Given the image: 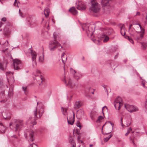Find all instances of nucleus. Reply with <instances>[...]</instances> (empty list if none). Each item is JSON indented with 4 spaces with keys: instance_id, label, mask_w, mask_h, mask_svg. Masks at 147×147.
Here are the masks:
<instances>
[{
    "instance_id": "nucleus-48",
    "label": "nucleus",
    "mask_w": 147,
    "mask_h": 147,
    "mask_svg": "<svg viewBox=\"0 0 147 147\" xmlns=\"http://www.w3.org/2000/svg\"><path fill=\"white\" fill-rule=\"evenodd\" d=\"M1 20L3 22H5L6 20V18H3L1 19Z\"/></svg>"
},
{
    "instance_id": "nucleus-42",
    "label": "nucleus",
    "mask_w": 147,
    "mask_h": 147,
    "mask_svg": "<svg viewBox=\"0 0 147 147\" xmlns=\"http://www.w3.org/2000/svg\"><path fill=\"white\" fill-rule=\"evenodd\" d=\"M76 125L77 127L80 128V129H81L80 127H81V125L79 121H77Z\"/></svg>"
},
{
    "instance_id": "nucleus-13",
    "label": "nucleus",
    "mask_w": 147,
    "mask_h": 147,
    "mask_svg": "<svg viewBox=\"0 0 147 147\" xmlns=\"http://www.w3.org/2000/svg\"><path fill=\"white\" fill-rule=\"evenodd\" d=\"M14 69L15 70H18L20 69L21 65V61L18 59H15L13 61Z\"/></svg>"
},
{
    "instance_id": "nucleus-5",
    "label": "nucleus",
    "mask_w": 147,
    "mask_h": 147,
    "mask_svg": "<svg viewBox=\"0 0 147 147\" xmlns=\"http://www.w3.org/2000/svg\"><path fill=\"white\" fill-rule=\"evenodd\" d=\"M91 4V6L90 7V9L94 13H97L99 12L100 9V5L95 0H92Z\"/></svg>"
},
{
    "instance_id": "nucleus-26",
    "label": "nucleus",
    "mask_w": 147,
    "mask_h": 147,
    "mask_svg": "<svg viewBox=\"0 0 147 147\" xmlns=\"http://www.w3.org/2000/svg\"><path fill=\"white\" fill-rule=\"evenodd\" d=\"M74 117L70 118L69 119L67 118V122L69 124H70L71 125H73L74 121Z\"/></svg>"
},
{
    "instance_id": "nucleus-39",
    "label": "nucleus",
    "mask_w": 147,
    "mask_h": 147,
    "mask_svg": "<svg viewBox=\"0 0 147 147\" xmlns=\"http://www.w3.org/2000/svg\"><path fill=\"white\" fill-rule=\"evenodd\" d=\"M112 136L111 135H110L108 137H107L106 138H105L104 139V141L105 142H107L109 139Z\"/></svg>"
},
{
    "instance_id": "nucleus-3",
    "label": "nucleus",
    "mask_w": 147,
    "mask_h": 147,
    "mask_svg": "<svg viewBox=\"0 0 147 147\" xmlns=\"http://www.w3.org/2000/svg\"><path fill=\"white\" fill-rule=\"evenodd\" d=\"M136 24L139 25L141 30L140 32H136L133 37L135 40H136L140 41L144 37V35L145 34V30L142 28L140 24Z\"/></svg>"
},
{
    "instance_id": "nucleus-41",
    "label": "nucleus",
    "mask_w": 147,
    "mask_h": 147,
    "mask_svg": "<svg viewBox=\"0 0 147 147\" xmlns=\"http://www.w3.org/2000/svg\"><path fill=\"white\" fill-rule=\"evenodd\" d=\"M9 74H10L11 75H13V73H11L10 71H8L6 73V75L7 78H8L9 76Z\"/></svg>"
},
{
    "instance_id": "nucleus-43",
    "label": "nucleus",
    "mask_w": 147,
    "mask_h": 147,
    "mask_svg": "<svg viewBox=\"0 0 147 147\" xmlns=\"http://www.w3.org/2000/svg\"><path fill=\"white\" fill-rule=\"evenodd\" d=\"M19 13L20 14V16L22 17H24V16L23 14L21 12L20 10V9H19Z\"/></svg>"
},
{
    "instance_id": "nucleus-4",
    "label": "nucleus",
    "mask_w": 147,
    "mask_h": 147,
    "mask_svg": "<svg viewBox=\"0 0 147 147\" xmlns=\"http://www.w3.org/2000/svg\"><path fill=\"white\" fill-rule=\"evenodd\" d=\"M49 47L51 51H54L56 48H57L58 50L60 52H62L64 50V47L57 42L51 41L49 43Z\"/></svg>"
},
{
    "instance_id": "nucleus-19",
    "label": "nucleus",
    "mask_w": 147,
    "mask_h": 147,
    "mask_svg": "<svg viewBox=\"0 0 147 147\" xmlns=\"http://www.w3.org/2000/svg\"><path fill=\"white\" fill-rule=\"evenodd\" d=\"M71 74L75 79L77 80L79 79L82 76V74L79 72L74 74Z\"/></svg>"
},
{
    "instance_id": "nucleus-8",
    "label": "nucleus",
    "mask_w": 147,
    "mask_h": 147,
    "mask_svg": "<svg viewBox=\"0 0 147 147\" xmlns=\"http://www.w3.org/2000/svg\"><path fill=\"white\" fill-rule=\"evenodd\" d=\"M82 28L83 30H86V32L88 36H92L94 31L93 29H91L88 26V24H83L82 25Z\"/></svg>"
},
{
    "instance_id": "nucleus-51",
    "label": "nucleus",
    "mask_w": 147,
    "mask_h": 147,
    "mask_svg": "<svg viewBox=\"0 0 147 147\" xmlns=\"http://www.w3.org/2000/svg\"><path fill=\"white\" fill-rule=\"evenodd\" d=\"M106 108L107 109V108L106 106H105L104 107H103L102 108V113H103V110L104 109Z\"/></svg>"
},
{
    "instance_id": "nucleus-47",
    "label": "nucleus",
    "mask_w": 147,
    "mask_h": 147,
    "mask_svg": "<svg viewBox=\"0 0 147 147\" xmlns=\"http://www.w3.org/2000/svg\"><path fill=\"white\" fill-rule=\"evenodd\" d=\"M131 123L130 122H127V123L126 124L127 126V127H129L130 125H131Z\"/></svg>"
},
{
    "instance_id": "nucleus-63",
    "label": "nucleus",
    "mask_w": 147,
    "mask_h": 147,
    "mask_svg": "<svg viewBox=\"0 0 147 147\" xmlns=\"http://www.w3.org/2000/svg\"><path fill=\"white\" fill-rule=\"evenodd\" d=\"M117 66H115V67H113L112 66V65H111V66H112V67H113V68H115V67H117Z\"/></svg>"
},
{
    "instance_id": "nucleus-56",
    "label": "nucleus",
    "mask_w": 147,
    "mask_h": 147,
    "mask_svg": "<svg viewBox=\"0 0 147 147\" xmlns=\"http://www.w3.org/2000/svg\"><path fill=\"white\" fill-rule=\"evenodd\" d=\"M123 123V118H121V122H120V123Z\"/></svg>"
},
{
    "instance_id": "nucleus-60",
    "label": "nucleus",
    "mask_w": 147,
    "mask_h": 147,
    "mask_svg": "<svg viewBox=\"0 0 147 147\" xmlns=\"http://www.w3.org/2000/svg\"><path fill=\"white\" fill-rule=\"evenodd\" d=\"M93 146V145L92 144H90V147H92Z\"/></svg>"
},
{
    "instance_id": "nucleus-59",
    "label": "nucleus",
    "mask_w": 147,
    "mask_h": 147,
    "mask_svg": "<svg viewBox=\"0 0 147 147\" xmlns=\"http://www.w3.org/2000/svg\"><path fill=\"white\" fill-rule=\"evenodd\" d=\"M52 21H53V23H54H54H55V21H54V20L53 19H52Z\"/></svg>"
},
{
    "instance_id": "nucleus-34",
    "label": "nucleus",
    "mask_w": 147,
    "mask_h": 147,
    "mask_svg": "<svg viewBox=\"0 0 147 147\" xmlns=\"http://www.w3.org/2000/svg\"><path fill=\"white\" fill-rule=\"evenodd\" d=\"M84 114V111L82 110L79 111L77 113V115L80 117H82Z\"/></svg>"
},
{
    "instance_id": "nucleus-62",
    "label": "nucleus",
    "mask_w": 147,
    "mask_h": 147,
    "mask_svg": "<svg viewBox=\"0 0 147 147\" xmlns=\"http://www.w3.org/2000/svg\"><path fill=\"white\" fill-rule=\"evenodd\" d=\"M110 123H111V125H112V126H113V124L111 123L110 122Z\"/></svg>"
},
{
    "instance_id": "nucleus-17",
    "label": "nucleus",
    "mask_w": 147,
    "mask_h": 147,
    "mask_svg": "<svg viewBox=\"0 0 147 147\" xmlns=\"http://www.w3.org/2000/svg\"><path fill=\"white\" fill-rule=\"evenodd\" d=\"M9 45L8 42L7 41H6L5 43L2 44V52L3 53H5L6 52L8 49Z\"/></svg>"
},
{
    "instance_id": "nucleus-61",
    "label": "nucleus",
    "mask_w": 147,
    "mask_h": 147,
    "mask_svg": "<svg viewBox=\"0 0 147 147\" xmlns=\"http://www.w3.org/2000/svg\"><path fill=\"white\" fill-rule=\"evenodd\" d=\"M132 142L134 144H135V143H134V140H132Z\"/></svg>"
},
{
    "instance_id": "nucleus-53",
    "label": "nucleus",
    "mask_w": 147,
    "mask_h": 147,
    "mask_svg": "<svg viewBox=\"0 0 147 147\" xmlns=\"http://www.w3.org/2000/svg\"><path fill=\"white\" fill-rule=\"evenodd\" d=\"M130 133L128 132L127 131V133L125 134V135L126 136H127L128 134L129 133Z\"/></svg>"
},
{
    "instance_id": "nucleus-2",
    "label": "nucleus",
    "mask_w": 147,
    "mask_h": 147,
    "mask_svg": "<svg viewBox=\"0 0 147 147\" xmlns=\"http://www.w3.org/2000/svg\"><path fill=\"white\" fill-rule=\"evenodd\" d=\"M101 33L100 37L101 38H105L103 40L104 42H106L109 39L108 35H110L113 32V30L111 28H102L101 29Z\"/></svg>"
},
{
    "instance_id": "nucleus-38",
    "label": "nucleus",
    "mask_w": 147,
    "mask_h": 147,
    "mask_svg": "<svg viewBox=\"0 0 147 147\" xmlns=\"http://www.w3.org/2000/svg\"><path fill=\"white\" fill-rule=\"evenodd\" d=\"M70 71L71 74H74L77 73V71L72 68H70Z\"/></svg>"
},
{
    "instance_id": "nucleus-24",
    "label": "nucleus",
    "mask_w": 147,
    "mask_h": 147,
    "mask_svg": "<svg viewBox=\"0 0 147 147\" xmlns=\"http://www.w3.org/2000/svg\"><path fill=\"white\" fill-rule=\"evenodd\" d=\"M6 129V127L3 124L0 122V131L2 133H4Z\"/></svg>"
},
{
    "instance_id": "nucleus-57",
    "label": "nucleus",
    "mask_w": 147,
    "mask_h": 147,
    "mask_svg": "<svg viewBox=\"0 0 147 147\" xmlns=\"http://www.w3.org/2000/svg\"><path fill=\"white\" fill-rule=\"evenodd\" d=\"M3 24L1 22H0V27H1Z\"/></svg>"
},
{
    "instance_id": "nucleus-30",
    "label": "nucleus",
    "mask_w": 147,
    "mask_h": 147,
    "mask_svg": "<svg viewBox=\"0 0 147 147\" xmlns=\"http://www.w3.org/2000/svg\"><path fill=\"white\" fill-rule=\"evenodd\" d=\"M81 104L79 101L76 102L74 105V107L76 109H78L81 107Z\"/></svg>"
},
{
    "instance_id": "nucleus-32",
    "label": "nucleus",
    "mask_w": 147,
    "mask_h": 147,
    "mask_svg": "<svg viewBox=\"0 0 147 147\" xmlns=\"http://www.w3.org/2000/svg\"><path fill=\"white\" fill-rule=\"evenodd\" d=\"M22 90L24 92V93L26 95L28 94V92L27 90V87L26 86H22Z\"/></svg>"
},
{
    "instance_id": "nucleus-29",
    "label": "nucleus",
    "mask_w": 147,
    "mask_h": 147,
    "mask_svg": "<svg viewBox=\"0 0 147 147\" xmlns=\"http://www.w3.org/2000/svg\"><path fill=\"white\" fill-rule=\"evenodd\" d=\"M50 12V10L49 9H45L44 14L46 18L48 17Z\"/></svg>"
},
{
    "instance_id": "nucleus-28",
    "label": "nucleus",
    "mask_w": 147,
    "mask_h": 147,
    "mask_svg": "<svg viewBox=\"0 0 147 147\" xmlns=\"http://www.w3.org/2000/svg\"><path fill=\"white\" fill-rule=\"evenodd\" d=\"M38 61L39 62L41 63H42L44 62V55L43 54L39 56Z\"/></svg>"
},
{
    "instance_id": "nucleus-10",
    "label": "nucleus",
    "mask_w": 147,
    "mask_h": 147,
    "mask_svg": "<svg viewBox=\"0 0 147 147\" xmlns=\"http://www.w3.org/2000/svg\"><path fill=\"white\" fill-rule=\"evenodd\" d=\"M125 107L128 111L130 112H136L138 110V109L137 107L133 105H130L127 104H125Z\"/></svg>"
},
{
    "instance_id": "nucleus-50",
    "label": "nucleus",
    "mask_w": 147,
    "mask_h": 147,
    "mask_svg": "<svg viewBox=\"0 0 147 147\" xmlns=\"http://www.w3.org/2000/svg\"><path fill=\"white\" fill-rule=\"evenodd\" d=\"M35 145L36 146H37V145L35 144H34V143H33V144H31L30 145V146H29V147H33V145Z\"/></svg>"
},
{
    "instance_id": "nucleus-18",
    "label": "nucleus",
    "mask_w": 147,
    "mask_h": 147,
    "mask_svg": "<svg viewBox=\"0 0 147 147\" xmlns=\"http://www.w3.org/2000/svg\"><path fill=\"white\" fill-rule=\"evenodd\" d=\"M64 55V52H63L61 55V59L59 60V61L60 66L63 67L64 69V62L63 59Z\"/></svg>"
},
{
    "instance_id": "nucleus-1",
    "label": "nucleus",
    "mask_w": 147,
    "mask_h": 147,
    "mask_svg": "<svg viewBox=\"0 0 147 147\" xmlns=\"http://www.w3.org/2000/svg\"><path fill=\"white\" fill-rule=\"evenodd\" d=\"M9 126L11 129L17 131L23 127V121L15 119H12L9 123Z\"/></svg>"
},
{
    "instance_id": "nucleus-20",
    "label": "nucleus",
    "mask_w": 147,
    "mask_h": 147,
    "mask_svg": "<svg viewBox=\"0 0 147 147\" xmlns=\"http://www.w3.org/2000/svg\"><path fill=\"white\" fill-rule=\"evenodd\" d=\"M54 41H52L57 42L56 40H60V38L59 34L58 33L54 32L53 34Z\"/></svg>"
},
{
    "instance_id": "nucleus-14",
    "label": "nucleus",
    "mask_w": 147,
    "mask_h": 147,
    "mask_svg": "<svg viewBox=\"0 0 147 147\" xmlns=\"http://www.w3.org/2000/svg\"><path fill=\"white\" fill-rule=\"evenodd\" d=\"M66 85L70 88H73L74 86L75 88H77L78 86V85L76 83L73 84L71 80H69L68 82L66 83Z\"/></svg>"
},
{
    "instance_id": "nucleus-54",
    "label": "nucleus",
    "mask_w": 147,
    "mask_h": 147,
    "mask_svg": "<svg viewBox=\"0 0 147 147\" xmlns=\"http://www.w3.org/2000/svg\"><path fill=\"white\" fill-rule=\"evenodd\" d=\"M132 26V24L130 25L129 26V30H130L131 29V27Z\"/></svg>"
},
{
    "instance_id": "nucleus-7",
    "label": "nucleus",
    "mask_w": 147,
    "mask_h": 147,
    "mask_svg": "<svg viewBox=\"0 0 147 147\" xmlns=\"http://www.w3.org/2000/svg\"><path fill=\"white\" fill-rule=\"evenodd\" d=\"M123 102L121 97L118 96L115 100L114 102V105L116 109L119 110L120 108L123 105Z\"/></svg>"
},
{
    "instance_id": "nucleus-33",
    "label": "nucleus",
    "mask_w": 147,
    "mask_h": 147,
    "mask_svg": "<svg viewBox=\"0 0 147 147\" xmlns=\"http://www.w3.org/2000/svg\"><path fill=\"white\" fill-rule=\"evenodd\" d=\"M31 119H32V118H30L29 119L28 121V123H30L32 124L33 125L36 124V122L35 121H34L33 122L32 121Z\"/></svg>"
},
{
    "instance_id": "nucleus-58",
    "label": "nucleus",
    "mask_w": 147,
    "mask_h": 147,
    "mask_svg": "<svg viewBox=\"0 0 147 147\" xmlns=\"http://www.w3.org/2000/svg\"><path fill=\"white\" fill-rule=\"evenodd\" d=\"M121 125L122 127H123L124 126V125L123 124V123H121Z\"/></svg>"
},
{
    "instance_id": "nucleus-52",
    "label": "nucleus",
    "mask_w": 147,
    "mask_h": 147,
    "mask_svg": "<svg viewBox=\"0 0 147 147\" xmlns=\"http://www.w3.org/2000/svg\"><path fill=\"white\" fill-rule=\"evenodd\" d=\"M140 15V13L139 12H137L135 16H139Z\"/></svg>"
},
{
    "instance_id": "nucleus-6",
    "label": "nucleus",
    "mask_w": 147,
    "mask_h": 147,
    "mask_svg": "<svg viewBox=\"0 0 147 147\" xmlns=\"http://www.w3.org/2000/svg\"><path fill=\"white\" fill-rule=\"evenodd\" d=\"M39 106H41L36 108L34 111V114L35 119H36V118L37 119L40 118L44 112L43 108L41 103L39 104Z\"/></svg>"
},
{
    "instance_id": "nucleus-9",
    "label": "nucleus",
    "mask_w": 147,
    "mask_h": 147,
    "mask_svg": "<svg viewBox=\"0 0 147 147\" xmlns=\"http://www.w3.org/2000/svg\"><path fill=\"white\" fill-rule=\"evenodd\" d=\"M120 28L121 30V35L124 36V37L127 39L131 43L133 44L134 43V41L133 40L128 36L125 35V26L123 24H121L120 26Z\"/></svg>"
},
{
    "instance_id": "nucleus-15",
    "label": "nucleus",
    "mask_w": 147,
    "mask_h": 147,
    "mask_svg": "<svg viewBox=\"0 0 147 147\" xmlns=\"http://www.w3.org/2000/svg\"><path fill=\"white\" fill-rule=\"evenodd\" d=\"M77 9L79 10H85L86 8V6L85 4L81 2H78Z\"/></svg>"
},
{
    "instance_id": "nucleus-22",
    "label": "nucleus",
    "mask_w": 147,
    "mask_h": 147,
    "mask_svg": "<svg viewBox=\"0 0 147 147\" xmlns=\"http://www.w3.org/2000/svg\"><path fill=\"white\" fill-rule=\"evenodd\" d=\"M36 73L37 74H35V75L36 76H37L38 77V76H40V80H38L39 82H40V83L39 82L38 83L40 85L41 83H42L43 80H42V77L41 76L40 73V71L39 70H37L36 71Z\"/></svg>"
},
{
    "instance_id": "nucleus-23",
    "label": "nucleus",
    "mask_w": 147,
    "mask_h": 147,
    "mask_svg": "<svg viewBox=\"0 0 147 147\" xmlns=\"http://www.w3.org/2000/svg\"><path fill=\"white\" fill-rule=\"evenodd\" d=\"M69 11L74 15H77L78 13L77 11L74 7H72L70 8Z\"/></svg>"
},
{
    "instance_id": "nucleus-21",
    "label": "nucleus",
    "mask_w": 147,
    "mask_h": 147,
    "mask_svg": "<svg viewBox=\"0 0 147 147\" xmlns=\"http://www.w3.org/2000/svg\"><path fill=\"white\" fill-rule=\"evenodd\" d=\"M2 114L3 118L5 119H9L10 118V114L8 111H3L2 112Z\"/></svg>"
},
{
    "instance_id": "nucleus-40",
    "label": "nucleus",
    "mask_w": 147,
    "mask_h": 147,
    "mask_svg": "<svg viewBox=\"0 0 147 147\" xmlns=\"http://www.w3.org/2000/svg\"><path fill=\"white\" fill-rule=\"evenodd\" d=\"M13 90L12 89H9L8 93L9 95L10 96H11L13 95Z\"/></svg>"
},
{
    "instance_id": "nucleus-49",
    "label": "nucleus",
    "mask_w": 147,
    "mask_h": 147,
    "mask_svg": "<svg viewBox=\"0 0 147 147\" xmlns=\"http://www.w3.org/2000/svg\"><path fill=\"white\" fill-rule=\"evenodd\" d=\"M132 128H131V127H129V128H128V129L127 130V131L129 132V133L130 132V131H132Z\"/></svg>"
},
{
    "instance_id": "nucleus-45",
    "label": "nucleus",
    "mask_w": 147,
    "mask_h": 147,
    "mask_svg": "<svg viewBox=\"0 0 147 147\" xmlns=\"http://www.w3.org/2000/svg\"><path fill=\"white\" fill-rule=\"evenodd\" d=\"M61 111L62 112L63 114V115H64V108L63 107H61Z\"/></svg>"
},
{
    "instance_id": "nucleus-64",
    "label": "nucleus",
    "mask_w": 147,
    "mask_h": 147,
    "mask_svg": "<svg viewBox=\"0 0 147 147\" xmlns=\"http://www.w3.org/2000/svg\"><path fill=\"white\" fill-rule=\"evenodd\" d=\"M146 19L147 20V14H146Z\"/></svg>"
},
{
    "instance_id": "nucleus-11",
    "label": "nucleus",
    "mask_w": 147,
    "mask_h": 147,
    "mask_svg": "<svg viewBox=\"0 0 147 147\" xmlns=\"http://www.w3.org/2000/svg\"><path fill=\"white\" fill-rule=\"evenodd\" d=\"M29 52L31 54L32 56V65L33 66H35L36 64V59L37 56L36 53L35 51L32 50L30 49H29Z\"/></svg>"
},
{
    "instance_id": "nucleus-37",
    "label": "nucleus",
    "mask_w": 147,
    "mask_h": 147,
    "mask_svg": "<svg viewBox=\"0 0 147 147\" xmlns=\"http://www.w3.org/2000/svg\"><path fill=\"white\" fill-rule=\"evenodd\" d=\"M6 68V67H5L0 62V69L1 70H3Z\"/></svg>"
},
{
    "instance_id": "nucleus-12",
    "label": "nucleus",
    "mask_w": 147,
    "mask_h": 147,
    "mask_svg": "<svg viewBox=\"0 0 147 147\" xmlns=\"http://www.w3.org/2000/svg\"><path fill=\"white\" fill-rule=\"evenodd\" d=\"M34 132L30 130V131L28 132L27 133H26L24 134V136L26 138H27V135H29V138L28 139V141L29 142H32L34 140Z\"/></svg>"
},
{
    "instance_id": "nucleus-35",
    "label": "nucleus",
    "mask_w": 147,
    "mask_h": 147,
    "mask_svg": "<svg viewBox=\"0 0 147 147\" xmlns=\"http://www.w3.org/2000/svg\"><path fill=\"white\" fill-rule=\"evenodd\" d=\"M104 119L103 117L102 116H99L96 120V122L97 123H100Z\"/></svg>"
},
{
    "instance_id": "nucleus-36",
    "label": "nucleus",
    "mask_w": 147,
    "mask_h": 147,
    "mask_svg": "<svg viewBox=\"0 0 147 147\" xmlns=\"http://www.w3.org/2000/svg\"><path fill=\"white\" fill-rule=\"evenodd\" d=\"M141 84L143 87L146 88L147 87L145 86V85H146L147 86V82H145V81L142 80V82Z\"/></svg>"
},
{
    "instance_id": "nucleus-55",
    "label": "nucleus",
    "mask_w": 147,
    "mask_h": 147,
    "mask_svg": "<svg viewBox=\"0 0 147 147\" xmlns=\"http://www.w3.org/2000/svg\"><path fill=\"white\" fill-rule=\"evenodd\" d=\"M118 54L117 53L116 55H115V59H116L117 58L118 56Z\"/></svg>"
},
{
    "instance_id": "nucleus-44",
    "label": "nucleus",
    "mask_w": 147,
    "mask_h": 147,
    "mask_svg": "<svg viewBox=\"0 0 147 147\" xmlns=\"http://www.w3.org/2000/svg\"><path fill=\"white\" fill-rule=\"evenodd\" d=\"M17 0H15L14 3L13 4V5L15 6H17L18 7V5L16 1Z\"/></svg>"
},
{
    "instance_id": "nucleus-16",
    "label": "nucleus",
    "mask_w": 147,
    "mask_h": 147,
    "mask_svg": "<svg viewBox=\"0 0 147 147\" xmlns=\"http://www.w3.org/2000/svg\"><path fill=\"white\" fill-rule=\"evenodd\" d=\"M11 32V31L9 29V26H6L3 29L4 34L6 37L9 36Z\"/></svg>"
},
{
    "instance_id": "nucleus-31",
    "label": "nucleus",
    "mask_w": 147,
    "mask_h": 147,
    "mask_svg": "<svg viewBox=\"0 0 147 147\" xmlns=\"http://www.w3.org/2000/svg\"><path fill=\"white\" fill-rule=\"evenodd\" d=\"M142 45L141 47L143 50H144L147 47V43L145 42H141Z\"/></svg>"
},
{
    "instance_id": "nucleus-25",
    "label": "nucleus",
    "mask_w": 147,
    "mask_h": 147,
    "mask_svg": "<svg viewBox=\"0 0 147 147\" xmlns=\"http://www.w3.org/2000/svg\"><path fill=\"white\" fill-rule=\"evenodd\" d=\"M109 0H101V3L102 6H107L109 4Z\"/></svg>"
},
{
    "instance_id": "nucleus-46",
    "label": "nucleus",
    "mask_w": 147,
    "mask_h": 147,
    "mask_svg": "<svg viewBox=\"0 0 147 147\" xmlns=\"http://www.w3.org/2000/svg\"><path fill=\"white\" fill-rule=\"evenodd\" d=\"M72 146L71 147H76V144L75 143H74V142H72Z\"/></svg>"
},
{
    "instance_id": "nucleus-27",
    "label": "nucleus",
    "mask_w": 147,
    "mask_h": 147,
    "mask_svg": "<svg viewBox=\"0 0 147 147\" xmlns=\"http://www.w3.org/2000/svg\"><path fill=\"white\" fill-rule=\"evenodd\" d=\"M129 34L133 37L135 35L136 32H137L136 31L135 29L134 28L129 30Z\"/></svg>"
}]
</instances>
